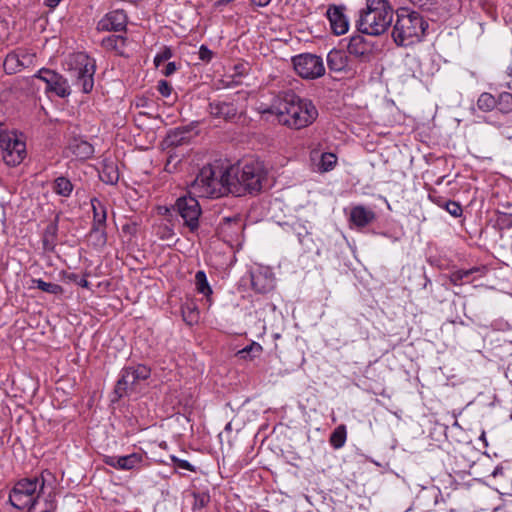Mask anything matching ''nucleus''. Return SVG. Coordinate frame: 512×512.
Segmentation results:
<instances>
[{
  "instance_id": "f257e3e1",
  "label": "nucleus",
  "mask_w": 512,
  "mask_h": 512,
  "mask_svg": "<svg viewBox=\"0 0 512 512\" xmlns=\"http://www.w3.org/2000/svg\"><path fill=\"white\" fill-rule=\"evenodd\" d=\"M259 110L262 114L274 115L279 124L293 130L312 125L318 117V110L314 103L293 91L278 93L270 105H261Z\"/></svg>"
},
{
  "instance_id": "f03ea898",
  "label": "nucleus",
  "mask_w": 512,
  "mask_h": 512,
  "mask_svg": "<svg viewBox=\"0 0 512 512\" xmlns=\"http://www.w3.org/2000/svg\"><path fill=\"white\" fill-rule=\"evenodd\" d=\"M265 179V169L258 161L231 166L224 173V182L228 186V193L235 196L259 192Z\"/></svg>"
},
{
  "instance_id": "7ed1b4c3",
  "label": "nucleus",
  "mask_w": 512,
  "mask_h": 512,
  "mask_svg": "<svg viewBox=\"0 0 512 512\" xmlns=\"http://www.w3.org/2000/svg\"><path fill=\"white\" fill-rule=\"evenodd\" d=\"M393 7L389 0H366V7L359 13L358 30L366 35L385 33L393 20Z\"/></svg>"
},
{
  "instance_id": "20e7f679",
  "label": "nucleus",
  "mask_w": 512,
  "mask_h": 512,
  "mask_svg": "<svg viewBox=\"0 0 512 512\" xmlns=\"http://www.w3.org/2000/svg\"><path fill=\"white\" fill-rule=\"evenodd\" d=\"M427 28L428 22L420 13L400 8L396 11L392 38L398 46H410L421 41Z\"/></svg>"
},
{
  "instance_id": "39448f33",
  "label": "nucleus",
  "mask_w": 512,
  "mask_h": 512,
  "mask_svg": "<svg viewBox=\"0 0 512 512\" xmlns=\"http://www.w3.org/2000/svg\"><path fill=\"white\" fill-rule=\"evenodd\" d=\"M225 170L222 168H213L212 166L203 167L190 187V194L204 198H218L228 193V186L224 182Z\"/></svg>"
},
{
  "instance_id": "423d86ee",
  "label": "nucleus",
  "mask_w": 512,
  "mask_h": 512,
  "mask_svg": "<svg viewBox=\"0 0 512 512\" xmlns=\"http://www.w3.org/2000/svg\"><path fill=\"white\" fill-rule=\"evenodd\" d=\"M67 70L74 79V84L78 86L83 93H90L94 87V75L96 72L95 59L86 53L78 52L71 54L67 61Z\"/></svg>"
},
{
  "instance_id": "0eeeda50",
  "label": "nucleus",
  "mask_w": 512,
  "mask_h": 512,
  "mask_svg": "<svg viewBox=\"0 0 512 512\" xmlns=\"http://www.w3.org/2000/svg\"><path fill=\"white\" fill-rule=\"evenodd\" d=\"M45 488L44 473L18 480L9 493V502L19 510L27 509Z\"/></svg>"
},
{
  "instance_id": "6e6552de",
  "label": "nucleus",
  "mask_w": 512,
  "mask_h": 512,
  "mask_svg": "<svg viewBox=\"0 0 512 512\" xmlns=\"http://www.w3.org/2000/svg\"><path fill=\"white\" fill-rule=\"evenodd\" d=\"M151 375V369L143 364L126 366L122 368L120 377L116 382L114 393L118 398L137 392L138 385L147 380Z\"/></svg>"
},
{
  "instance_id": "1a4fd4ad",
  "label": "nucleus",
  "mask_w": 512,
  "mask_h": 512,
  "mask_svg": "<svg viewBox=\"0 0 512 512\" xmlns=\"http://www.w3.org/2000/svg\"><path fill=\"white\" fill-rule=\"evenodd\" d=\"M2 158L8 166H17L26 157V144L16 131H9L2 126L0 133Z\"/></svg>"
},
{
  "instance_id": "9d476101",
  "label": "nucleus",
  "mask_w": 512,
  "mask_h": 512,
  "mask_svg": "<svg viewBox=\"0 0 512 512\" xmlns=\"http://www.w3.org/2000/svg\"><path fill=\"white\" fill-rule=\"evenodd\" d=\"M173 211L182 219L183 225L190 232L199 228L202 210L197 199L191 195L178 198L173 205Z\"/></svg>"
},
{
  "instance_id": "9b49d317",
  "label": "nucleus",
  "mask_w": 512,
  "mask_h": 512,
  "mask_svg": "<svg viewBox=\"0 0 512 512\" xmlns=\"http://www.w3.org/2000/svg\"><path fill=\"white\" fill-rule=\"evenodd\" d=\"M296 73L304 79H316L324 75L325 66L320 56L304 53L292 58Z\"/></svg>"
},
{
  "instance_id": "f8f14e48",
  "label": "nucleus",
  "mask_w": 512,
  "mask_h": 512,
  "mask_svg": "<svg viewBox=\"0 0 512 512\" xmlns=\"http://www.w3.org/2000/svg\"><path fill=\"white\" fill-rule=\"evenodd\" d=\"M34 77L46 84L45 91L47 93L52 92L61 98H65L71 93L67 79L53 70L42 68Z\"/></svg>"
},
{
  "instance_id": "ddd939ff",
  "label": "nucleus",
  "mask_w": 512,
  "mask_h": 512,
  "mask_svg": "<svg viewBox=\"0 0 512 512\" xmlns=\"http://www.w3.org/2000/svg\"><path fill=\"white\" fill-rule=\"evenodd\" d=\"M327 65L334 72H345L349 75H355L359 72L356 61L340 49H333L328 53Z\"/></svg>"
},
{
  "instance_id": "4468645a",
  "label": "nucleus",
  "mask_w": 512,
  "mask_h": 512,
  "mask_svg": "<svg viewBox=\"0 0 512 512\" xmlns=\"http://www.w3.org/2000/svg\"><path fill=\"white\" fill-rule=\"evenodd\" d=\"M35 54L25 50H17L10 52L3 63L4 70L7 74H15L24 68L33 65Z\"/></svg>"
},
{
  "instance_id": "2eb2a0df",
  "label": "nucleus",
  "mask_w": 512,
  "mask_h": 512,
  "mask_svg": "<svg viewBox=\"0 0 512 512\" xmlns=\"http://www.w3.org/2000/svg\"><path fill=\"white\" fill-rule=\"evenodd\" d=\"M127 25V15L123 10H113L104 15L97 24L98 31H122Z\"/></svg>"
},
{
  "instance_id": "dca6fc26",
  "label": "nucleus",
  "mask_w": 512,
  "mask_h": 512,
  "mask_svg": "<svg viewBox=\"0 0 512 512\" xmlns=\"http://www.w3.org/2000/svg\"><path fill=\"white\" fill-rule=\"evenodd\" d=\"M348 220L350 225L362 229L376 220V213L364 205H354L350 208Z\"/></svg>"
},
{
  "instance_id": "f3484780",
  "label": "nucleus",
  "mask_w": 512,
  "mask_h": 512,
  "mask_svg": "<svg viewBox=\"0 0 512 512\" xmlns=\"http://www.w3.org/2000/svg\"><path fill=\"white\" fill-rule=\"evenodd\" d=\"M143 461V456L139 453H132L124 456H109L103 457V462L116 469V470H132L137 468Z\"/></svg>"
},
{
  "instance_id": "a211bd4d",
  "label": "nucleus",
  "mask_w": 512,
  "mask_h": 512,
  "mask_svg": "<svg viewBox=\"0 0 512 512\" xmlns=\"http://www.w3.org/2000/svg\"><path fill=\"white\" fill-rule=\"evenodd\" d=\"M251 284L255 292L265 294L274 288V277L270 268L251 272Z\"/></svg>"
},
{
  "instance_id": "6ab92c4d",
  "label": "nucleus",
  "mask_w": 512,
  "mask_h": 512,
  "mask_svg": "<svg viewBox=\"0 0 512 512\" xmlns=\"http://www.w3.org/2000/svg\"><path fill=\"white\" fill-rule=\"evenodd\" d=\"M327 18L334 34L343 35L348 31L349 21L344 14V8L341 6H330L327 9Z\"/></svg>"
},
{
  "instance_id": "aec40b11",
  "label": "nucleus",
  "mask_w": 512,
  "mask_h": 512,
  "mask_svg": "<svg viewBox=\"0 0 512 512\" xmlns=\"http://www.w3.org/2000/svg\"><path fill=\"white\" fill-rule=\"evenodd\" d=\"M209 113L215 118L230 121L236 117L238 109L232 102L213 101L209 103Z\"/></svg>"
},
{
  "instance_id": "412c9836",
  "label": "nucleus",
  "mask_w": 512,
  "mask_h": 512,
  "mask_svg": "<svg viewBox=\"0 0 512 512\" xmlns=\"http://www.w3.org/2000/svg\"><path fill=\"white\" fill-rule=\"evenodd\" d=\"M60 214L57 213L54 218L47 224L42 238L44 250L46 252H54L57 240L58 222Z\"/></svg>"
},
{
  "instance_id": "4be33fe9",
  "label": "nucleus",
  "mask_w": 512,
  "mask_h": 512,
  "mask_svg": "<svg viewBox=\"0 0 512 512\" xmlns=\"http://www.w3.org/2000/svg\"><path fill=\"white\" fill-rule=\"evenodd\" d=\"M56 507L57 503L54 495L52 493L45 495L43 492L38 494V497L27 508V512H55Z\"/></svg>"
},
{
  "instance_id": "5701e85b",
  "label": "nucleus",
  "mask_w": 512,
  "mask_h": 512,
  "mask_svg": "<svg viewBox=\"0 0 512 512\" xmlns=\"http://www.w3.org/2000/svg\"><path fill=\"white\" fill-rule=\"evenodd\" d=\"M348 56L356 61L359 66V61L367 56V46L362 37H352L347 46Z\"/></svg>"
},
{
  "instance_id": "b1692460",
  "label": "nucleus",
  "mask_w": 512,
  "mask_h": 512,
  "mask_svg": "<svg viewBox=\"0 0 512 512\" xmlns=\"http://www.w3.org/2000/svg\"><path fill=\"white\" fill-rule=\"evenodd\" d=\"M181 314L183 321L190 326L197 324L200 319L198 306L193 299H186L181 304Z\"/></svg>"
},
{
  "instance_id": "393cba45",
  "label": "nucleus",
  "mask_w": 512,
  "mask_h": 512,
  "mask_svg": "<svg viewBox=\"0 0 512 512\" xmlns=\"http://www.w3.org/2000/svg\"><path fill=\"white\" fill-rule=\"evenodd\" d=\"M69 150L78 159H89L94 154V147L87 141L81 139H74L69 144Z\"/></svg>"
},
{
  "instance_id": "a878e982",
  "label": "nucleus",
  "mask_w": 512,
  "mask_h": 512,
  "mask_svg": "<svg viewBox=\"0 0 512 512\" xmlns=\"http://www.w3.org/2000/svg\"><path fill=\"white\" fill-rule=\"evenodd\" d=\"M127 39L121 35H110L102 39L101 45L109 51H114L116 54L123 56L125 54Z\"/></svg>"
},
{
  "instance_id": "bb28decb",
  "label": "nucleus",
  "mask_w": 512,
  "mask_h": 512,
  "mask_svg": "<svg viewBox=\"0 0 512 512\" xmlns=\"http://www.w3.org/2000/svg\"><path fill=\"white\" fill-rule=\"evenodd\" d=\"M243 222L240 216L235 215L233 217H224L220 224V231L223 235L235 234L239 236V234L243 230Z\"/></svg>"
},
{
  "instance_id": "cd10ccee",
  "label": "nucleus",
  "mask_w": 512,
  "mask_h": 512,
  "mask_svg": "<svg viewBox=\"0 0 512 512\" xmlns=\"http://www.w3.org/2000/svg\"><path fill=\"white\" fill-rule=\"evenodd\" d=\"M94 227H106L107 209L105 204L98 198L91 199Z\"/></svg>"
},
{
  "instance_id": "c85d7f7f",
  "label": "nucleus",
  "mask_w": 512,
  "mask_h": 512,
  "mask_svg": "<svg viewBox=\"0 0 512 512\" xmlns=\"http://www.w3.org/2000/svg\"><path fill=\"white\" fill-rule=\"evenodd\" d=\"M347 439L346 426L341 424L331 433L329 442L334 449H340L344 446Z\"/></svg>"
},
{
  "instance_id": "c756f323",
  "label": "nucleus",
  "mask_w": 512,
  "mask_h": 512,
  "mask_svg": "<svg viewBox=\"0 0 512 512\" xmlns=\"http://www.w3.org/2000/svg\"><path fill=\"white\" fill-rule=\"evenodd\" d=\"M53 190L56 194L69 197L73 190V185L69 179L65 177H58L54 181Z\"/></svg>"
},
{
  "instance_id": "7c9ffc66",
  "label": "nucleus",
  "mask_w": 512,
  "mask_h": 512,
  "mask_svg": "<svg viewBox=\"0 0 512 512\" xmlns=\"http://www.w3.org/2000/svg\"><path fill=\"white\" fill-rule=\"evenodd\" d=\"M155 232L162 239H170L174 234V223L172 220H157Z\"/></svg>"
},
{
  "instance_id": "2f4dec72",
  "label": "nucleus",
  "mask_w": 512,
  "mask_h": 512,
  "mask_svg": "<svg viewBox=\"0 0 512 512\" xmlns=\"http://www.w3.org/2000/svg\"><path fill=\"white\" fill-rule=\"evenodd\" d=\"M88 242L96 247L103 246L106 243L105 227L92 226L88 235Z\"/></svg>"
},
{
  "instance_id": "473e14b6",
  "label": "nucleus",
  "mask_w": 512,
  "mask_h": 512,
  "mask_svg": "<svg viewBox=\"0 0 512 512\" xmlns=\"http://www.w3.org/2000/svg\"><path fill=\"white\" fill-rule=\"evenodd\" d=\"M32 282L43 292L52 295H60L63 293V288L56 283L45 282L42 279H33Z\"/></svg>"
},
{
  "instance_id": "72a5a7b5",
  "label": "nucleus",
  "mask_w": 512,
  "mask_h": 512,
  "mask_svg": "<svg viewBox=\"0 0 512 512\" xmlns=\"http://www.w3.org/2000/svg\"><path fill=\"white\" fill-rule=\"evenodd\" d=\"M477 107L484 112H489L496 107V98L487 92L482 93L477 100Z\"/></svg>"
},
{
  "instance_id": "f704fd0d",
  "label": "nucleus",
  "mask_w": 512,
  "mask_h": 512,
  "mask_svg": "<svg viewBox=\"0 0 512 512\" xmlns=\"http://www.w3.org/2000/svg\"><path fill=\"white\" fill-rule=\"evenodd\" d=\"M195 284L197 291L205 296L212 294V289L207 281V277L204 271H198L195 275Z\"/></svg>"
},
{
  "instance_id": "c9c22d12",
  "label": "nucleus",
  "mask_w": 512,
  "mask_h": 512,
  "mask_svg": "<svg viewBox=\"0 0 512 512\" xmlns=\"http://www.w3.org/2000/svg\"><path fill=\"white\" fill-rule=\"evenodd\" d=\"M485 270H486L485 267H482V268L473 267V268L467 269V270L461 269V270H458V271H455L454 273H452L451 281L456 285L461 284L463 279L468 278L470 275H472L474 273H478V272L484 273Z\"/></svg>"
},
{
  "instance_id": "e433bc0d",
  "label": "nucleus",
  "mask_w": 512,
  "mask_h": 512,
  "mask_svg": "<svg viewBox=\"0 0 512 512\" xmlns=\"http://www.w3.org/2000/svg\"><path fill=\"white\" fill-rule=\"evenodd\" d=\"M502 113H509L512 111V94L503 92L496 99V107Z\"/></svg>"
},
{
  "instance_id": "4c0bfd02",
  "label": "nucleus",
  "mask_w": 512,
  "mask_h": 512,
  "mask_svg": "<svg viewBox=\"0 0 512 512\" xmlns=\"http://www.w3.org/2000/svg\"><path fill=\"white\" fill-rule=\"evenodd\" d=\"M337 163V157L334 153L326 152L321 154L319 170L328 172L334 168Z\"/></svg>"
},
{
  "instance_id": "58836bf2",
  "label": "nucleus",
  "mask_w": 512,
  "mask_h": 512,
  "mask_svg": "<svg viewBox=\"0 0 512 512\" xmlns=\"http://www.w3.org/2000/svg\"><path fill=\"white\" fill-rule=\"evenodd\" d=\"M262 352V346L257 342H252L250 345H247L245 348L240 350L238 354L241 358L244 359H253L259 356Z\"/></svg>"
},
{
  "instance_id": "ea45409f",
  "label": "nucleus",
  "mask_w": 512,
  "mask_h": 512,
  "mask_svg": "<svg viewBox=\"0 0 512 512\" xmlns=\"http://www.w3.org/2000/svg\"><path fill=\"white\" fill-rule=\"evenodd\" d=\"M193 510H200L206 507L210 502V495L207 492L194 493Z\"/></svg>"
},
{
  "instance_id": "a19ab883",
  "label": "nucleus",
  "mask_w": 512,
  "mask_h": 512,
  "mask_svg": "<svg viewBox=\"0 0 512 512\" xmlns=\"http://www.w3.org/2000/svg\"><path fill=\"white\" fill-rule=\"evenodd\" d=\"M444 209L453 217H460L463 213L461 205L452 200H448L444 203Z\"/></svg>"
},
{
  "instance_id": "79ce46f5",
  "label": "nucleus",
  "mask_w": 512,
  "mask_h": 512,
  "mask_svg": "<svg viewBox=\"0 0 512 512\" xmlns=\"http://www.w3.org/2000/svg\"><path fill=\"white\" fill-rule=\"evenodd\" d=\"M173 56L172 50L169 47H164L154 57V65L159 67L162 63L169 60Z\"/></svg>"
},
{
  "instance_id": "37998d69",
  "label": "nucleus",
  "mask_w": 512,
  "mask_h": 512,
  "mask_svg": "<svg viewBox=\"0 0 512 512\" xmlns=\"http://www.w3.org/2000/svg\"><path fill=\"white\" fill-rule=\"evenodd\" d=\"M157 90L163 97H169L172 93V86L166 80H159Z\"/></svg>"
},
{
  "instance_id": "c03bdc74",
  "label": "nucleus",
  "mask_w": 512,
  "mask_h": 512,
  "mask_svg": "<svg viewBox=\"0 0 512 512\" xmlns=\"http://www.w3.org/2000/svg\"><path fill=\"white\" fill-rule=\"evenodd\" d=\"M171 460L178 468L185 469V470H188L191 472L196 471V468L192 464H190L187 460L180 459L176 456H172Z\"/></svg>"
},
{
  "instance_id": "a18cd8bd",
  "label": "nucleus",
  "mask_w": 512,
  "mask_h": 512,
  "mask_svg": "<svg viewBox=\"0 0 512 512\" xmlns=\"http://www.w3.org/2000/svg\"><path fill=\"white\" fill-rule=\"evenodd\" d=\"M172 211H173V207L172 208H168L166 206L158 207L157 208V213H158V215L160 217L158 220H162V221L172 220L171 219Z\"/></svg>"
},
{
  "instance_id": "49530a36",
  "label": "nucleus",
  "mask_w": 512,
  "mask_h": 512,
  "mask_svg": "<svg viewBox=\"0 0 512 512\" xmlns=\"http://www.w3.org/2000/svg\"><path fill=\"white\" fill-rule=\"evenodd\" d=\"M138 231V225L136 222H128L122 226V232L125 235H134Z\"/></svg>"
},
{
  "instance_id": "de8ad7c7",
  "label": "nucleus",
  "mask_w": 512,
  "mask_h": 512,
  "mask_svg": "<svg viewBox=\"0 0 512 512\" xmlns=\"http://www.w3.org/2000/svg\"><path fill=\"white\" fill-rule=\"evenodd\" d=\"M213 52L208 49L205 45H202L199 49V58L202 61L209 62L212 59Z\"/></svg>"
},
{
  "instance_id": "09e8293b",
  "label": "nucleus",
  "mask_w": 512,
  "mask_h": 512,
  "mask_svg": "<svg viewBox=\"0 0 512 512\" xmlns=\"http://www.w3.org/2000/svg\"><path fill=\"white\" fill-rule=\"evenodd\" d=\"M178 70V66L175 62H169L165 68L163 69L162 73L168 77L174 74Z\"/></svg>"
},
{
  "instance_id": "8fccbe9b",
  "label": "nucleus",
  "mask_w": 512,
  "mask_h": 512,
  "mask_svg": "<svg viewBox=\"0 0 512 512\" xmlns=\"http://www.w3.org/2000/svg\"><path fill=\"white\" fill-rule=\"evenodd\" d=\"M64 277L68 280V281H72V282H75L77 283V280L79 279V275L74 273V272H64Z\"/></svg>"
},
{
  "instance_id": "3c124183",
  "label": "nucleus",
  "mask_w": 512,
  "mask_h": 512,
  "mask_svg": "<svg viewBox=\"0 0 512 512\" xmlns=\"http://www.w3.org/2000/svg\"><path fill=\"white\" fill-rule=\"evenodd\" d=\"M272 0H251L252 4L257 7H266Z\"/></svg>"
},
{
  "instance_id": "603ef678",
  "label": "nucleus",
  "mask_w": 512,
  "mask_h": 512,
  "mask_svg": "<svg viewBox=\"0 0 512 512\" xmlns=\"http://www.w3.org/2000/svg\"><path fill=\"white\" fill-rule=\"evenodd\" d=\"M429 198L434 202L436 203L439 207H443L444 208V203L446 201H444L441 197H435L433 195H429Z\"/></svg>"
},
{
  "instance_id": "864d4df0",
  "label": "nucleus",
  "mask_w": 512,
  "mask_h": 512,
  "mask_svg": "<svg viewBox=\"0 0 512 512\" xmlns=\"http://www.w3.org/2000/svg\"><path fill=\"white\" fill-rule=\"evenodd\" d=\"M241 246H242V243H241L240 238L238 237L236 239V245L235 246L231 245V253H233V254L238 253L240 251Z\"/></svg>"
},
{
  "instance_id": "5fc2aeb1",
  "label": "nucleus",
  "mask_w": 512,
  "mask_h": 512,
  "mask_svg": "<svg viewBox=\"0 0 512 512\" xmlns=\"http://www.w3.org/2000/svg\"><path fill=\"white\" fill-rule=\"evenodd\" d=\"M498 128L500 129L502 135H504L508 139H512V135L509 133V130H507V127L503 124L498 125Z\"/></svg>"
},
{
  "instance_id": "6e6d98bb",
  "label": "nucleus",
  "mask_w": 512,
  "mask_h": 512,
  "mask_svg": "<svg viewBox=\"0 0 512 512\" xmlns=\"http://www.w3.org/2000/svg\"><path fill=\"white\" fill-rule=\"evenodd\" d=\"M62 0H44V4L47 6V7H50V8H55L56 6L59 5V3L61 2Z\"/></svg>"
},
{
  "instance_id": "4d7b16f0",
  "label": "nucleus",
  "mask_w": 512,
  "mask_h": 512,
  "mask_svg": "<svg viewBox=\"0 0 512 512\" xmlns=\"http://www.w3.org/2000/svg\"><path fill=\"white\" fill-rule=\"evenodd\" d=\"M431 0H410L414 5H418L420 7H424L430 3Z\"/></svg>"
},
{
  "instance_id": "13d9d810",
  "label": "nucleus",
  "mask_w": 512,
  "mask_h": 512,
  "mask_svg": "<svg viewBox=\"0 0 512 512\" xmlns=\"http://www.w3.org/2000/svg\"><path fill=\"white\" fill-rule=\"evenodd\" d=\"M77 284L80 285L81 287H88L89 285L88 281L84 277L80 276L79 279L77 280Z\"/></svg>"
},
{
  "instance_id": "bf43d9fd",
  "label": "nucleus",
  "mask_w": 512,
  "mask_h": 512,
  "mask_svg": "<svg viewBox=\"0 0 512 512\" xmlns=\"http://www.w3.org/2000/svg\"><path fill=\"white\" fill-rule=\"evenodd\" d=\"M117 180H118V174H117V173H115V175H114V176H111V177H110V179H109V181H110L111 183H113L114 181H117Z\"/></svg>"
},
{
  "instance_id": "052dcab7",
  "label": "nucleus",
  "mask_w": 512,
  "mask_h": 512,
  "mask_svg": "<svg viewBox=\"0 0 512 512\" xmlns=\"http://www.w3.org/2000/svg\"><path fill=\"white\" fill-rule=\"evenodd\" d=\"M0 133H2V125H0Z\"/></svg>"
}]
</instances>
